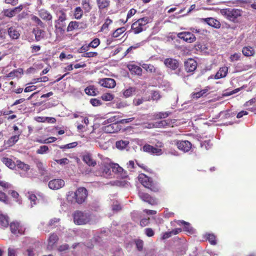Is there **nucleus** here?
I'll return each instance as SVG.
<instances>
[{
	"label": "nucleus",
	"instance_id": "nucleus-26",
	"mask_svg": "<svg viewBox=\"0 0 256 256\" xmlns=\"http://www.w3.org/2000/svg\"><path fill=\"white\" fill-rule=\"evenodd\" d=\"M228 72V68L226 66H224L221 68L219 70L216 72L215 76L216 79H220L225 77Z\"/></svg>",
	"mask_w": 256,
	"mask_h": 256
},
{
	"label": "nucleus",
	"instance_id": "nucleus-34",
	"mask_svg": "<svg viewBox=\"0 0 256 256\" xmlns=\"http://www.w3.org/2000/svg\"><path fill=\"white\" fill-rule=\"evenodd\" d=\"M20 134H16L11 136L8 140L7 143L10 146H12L15 144L19 140V136Z\"/></svg>",
	"mask_w": 256,
	"mask_h": 256
},
{
	"label": "nucleus",
	"instance_id": "nucleus-35",
	"mask_svg": "<svg viewBox=\"0 0 256 256\" xmlns=\"http://www.w3.org/2000/svg\"><path fill=\"white\" fill-rule=\"evenodd\" d=\"M90 0H82V5L83 8L86 12H88L92 9V7L90 4Z\"/></svg>",
	"mask_w": 256,
	"mask_h": 256
},
{
	"label": "nucleus",
	"instance_id": "nucleus-5",
	"mask_svg": "<svg viewBox=\"0 0 256 256\" xmlns=\"http://www.w3.org/2000/svg\"><path fill=\"white\" fill-rule=\"evenodd\" d=\"M138 180L146 188L150 189L154 192H157L159 190V188L156 184L154 182L152 178L148 177L144 174L139 175Z\"/></svg>",
	"mask_w": 256,
	"mask_h": 256
},
{
	"label": "nucleus",
	"instance_id": "nucleus-49",
	"mask_svg": "<svg viewBox=\"0 0 256 256\" xmlns=\"http://www.w3.org/2000/svg\"><path fill=\"white\" fill-rule=\"evenodd\" d=\"M90 103L94 106H99L102 104L101 100L97 98H92L90 100Z\"/></svg>",
	"mask_w": 256,
	"mask_h": 256
},
{
	"label": "nucleus",
	"instance_id": "nucleus-10",
	"mask_svg": "<svg viewBox=\"0 0 256 256\" xmlns=\"http://www.w3.org/2000/svg\"><path fill=\"white\" fill-rule=\"evenodd\" d=\"M164 64L167 68H170L172 70H176L180 66L179 62L176 59L172 58H168L165 59Z\"/></svg>",
	"mask_w": 256,
	"mask_h": 256
},
{
	"label": "nucleus",
	"instance_id": "nucleus-40",
	"mask_svg": "<svg viewBox=\"0 0 256 256\" xmlns=\"http://www.w3.org/2000/svg\"><path fill=\"white\" fill-rule=\"evenodd\" d=\"M32 20L40 28H44L45 27V24L38 16H33L32 17Z\"/></svg>",
	"mask_w": 256,
	"mask_h": 256
},
{
	"label": "nucleus",
	"instance_id": "nucleus-56",
	"mask_svg": "<svg viewBox=\"0 0 256 256\" xmlns=\"http://www.w3.org/2000/svg\"><path fill=\"white\" fill-rule=\"evenodd\" d=\"M2 13L4 16L8 17V18H12L14 16L11 10H8V9L4 10L2 11Z\"/></svg>",
	"mask_w": 256,
	"mask_h": 256
},
{
	"label": "nucleus",
	"instance_id": "nucleus-32",
	"mask_svg": "<svg viewBox=\"0 0 256 256\" xmlns=\"http://www.w3.org/2000/svg\"><path fill=\"white\" fill-rule=\"evenodd\" d=\"M242 53L243 54L246 56H252L254 53V50L252 47H244L242 48Z\"/></svg>",
	"mask_w": 256,
	"mask_h": 256
},
{
	"label": "nucleus",
	"instance_id": "nucleus-13",
	"mask_svg": "<svg viewBox=\"0 0 256 256\" xmlns=\"http://www.w3.org/2000/svg\"><path fill=\"white\" fill-rule=\"evenodd\" d=\"M138 196L142 200L148 203L149 204L152 205L157 204L156 200L150 196V195L147 193L139 192Z\"/></svg>",
	"mask_w": 256,
	"mask_h": 256
},
{
	"label": "nucleus",
	"instance_id": "nucleus-64",
	"mask_svg": "<svg viewBox=\"0 0 256 256\" xmlns=\"http://www.w3.org/2000/svg\"><path fill=\"white\" fill-rule=\"evenodd\" d=\"M90 46L88 44L83 46L79 49V52L83 54L85 53L88 50Z\"/></svg>",
	"mask_w": 256,
	"mask_h": 256
},
{
	"label": "nucleus",
	"instance_id": "nucleus-37",
	"mask_svg": "<svg viewBox=\"0 0 256 256\" xmlns=\"http://www.w3.org/2000/svg\"><path fill=\"white\" fill-rule=\"evenodd\" d=\"M17 166L18 168L24 170V172H27L30 170L29 165L26 164L20 161L18 162Z\"/></svg>",
	"mask_w": 256,
	"mask_h": 256
},
{
	"label": "nucleus",
	"instance_id": "nucleus-16",
	"mask_svg": "<svg viewBox=\"0 0 256 256\" xmlns=\"http://www.w3.org/2000/svg\"><path fill=\"white\" fill-rule=\"evenodd\" d=\"M176 146L179 150L184 152L189 151L192 148L191 143L188 140L178 141L176 142Z\"/></svg>",
	"mask_w": 256,
	"mask_h": 256
},
{
	"label": "nucleus",
	"instance_id": "nucleus-4",
	"mask_svg": "<svg viewBox=\"0 0 256 256\" xmlns=\"http://www.w3.org/2000/svg\"><path fill=\"white\" fill-rule=\"evenodd\" d=\"M74 221L78 225H83L90 223L92 220L91 214L86 212L76 211L74 214Z\"/></svg>",
	"mask_w": 256,
	"mask_h": 256
},
{
	"label": "nucleus",
	"instance_id": "nucleus-14",
	"mask_svg": "<svg viewBox=\"0 0 256 256\" xmlns=\"http://www.w3.org/2000/svg\"><path fill=\"white\" fill-rule=\"evenodd\" d=\"M184 66L187 72H193L196 68L197 62L194 60L190 58L185 62Z\"/></svg>",
	"mask_w": 256,
	"mask_h": 256
},
{
	"label": "nucleus",
	"instance_id": "nucleus-55",
	"mask_svg": "<svg viewBox=\"0 0 256 256\" xmlns=\"http://www.w3.org/2000/svg\"><path fill=\"white\" fill-rule=\"evenodd\" d=\"M56 162L60 165H65L69 162V160L67 158H64L60 160H56Z\"/></svg>",
	"mask_w": 256,
	"mask_h": 256
},
{
	"label": "nucleus",
	"instance_id": "nucleus-15",
	"mask_svg": "<svg viewBox=\"0 0 256 256\" xmlns=\"http://www.w3.org/2000/svg\"><path fill=\"white\" fill-rule=\"evenodd\" d=\"M104 132L108 134L114 133L120 130L118 124L116 122L110 124L102 127Z\"/></svg>",
	"mask_w": 256,
	"mask_h": 256
},
{
	"label": "nucleus",
	"instance_id": "nucleus-51",
	"mask_svg": "<svg viewBox=\"0 0 256 256\" xmlns=\"http://www.w3.org/2000/svg\"><path fill=\"white\" fill-rule=\"evenodd\" d=\"M0 201L5 203L8 204V198L5 193L0 191Z\"/></svg>",
	"mask_w": 256,
	"mask_h": 256
},
{
	"label": "nucleus",
	"instance_id": "nucleus-48",
	"mask_svg": "<svg viewBox=\"0 0 256 256\" xmlns=\"http://www.w3.org/2000/svg\"><path fill=\"white\" fill-rule=\"evenodd\" d=\"M100 44V41L98 38H94L90 43L88 44V46L90 47H92L93 48H96Z\"/></svg>",
	"mask_w": 256,
	"mask_h": 256
},
{
	"label": "nucleus",
	"instance_id": "nucleus-23",
	"mask_svg": "<svg viewBox=\"0 0 256 256\" xmlns=\"http://www.w3.org/2000/svg\"><path fill=\"white\" fill-rule=\"evenodd\" d=\"M32 32L34 34L35 38L37 42H38L44 38L45 32L42 30L34 28L32 30Z\"/></svg>",
	"mask_w": 256,
	"mask_h": 256
},
{
	"label": "nucleus",
	"instance_id": "nucleus-54",
	"mask_svg": "<svg viewBox=\"0 0 256 256\" xmlns=\"http://www.w3.org/2000/svg\"><path fill=\"white\" fill-rule=\"evenodd\" d=\"M161 98V96L158 91H154L152 93V98L154 100H158Z\"/></svg>",
	"mask_w": 256,
	"mask_h": 256
},
{
	"label": "nucleus",
	"instance_id": "nucleus-12",
	"mask_svg": "<svg viewBox=\"0 0 256 256\" xmlns=\"http://www.w3.org/2000/svg\"><path fill=\"white\" fill-rule=\"evenodd\" d=\"M99 84L106 88H113L116 86V81L111 78H105L100 80Z\"/></svg>",
	"mask_w": 256,
	"mask_h": 256
},
{
	"label": "nucleus",
	"instance_id": "nucleus-11",
	"mask_svg": "<svg viewBox=\"0 0 256 256\" xmlns=\"http://www.w3.org/2000/svg\"><path fill=\"white\" fill-rule=\"evenodd\" d=\"M143 150L144 152H148L150 154H156L158 156L162 154L161 149L155 148L149 144H144L143 146Z\"/></svg>",
	"mask_w": 256,
	"mask_h": 256
},
{
	"label": "nucleus",
	"instance_id": "nucleus-33",
	"mask_svg": "<svg viewBox=\"0 0 256 256\" xmlns=\"http://www.w3.org/2000/svg\"><path fill=\"white\" fill-rule=\"evenodd\" d=\"M8 217L4 214H0V224L2 226L7 227L8 225Z\"/></svg>",
	"mask_w": 256,
	"mask_h": 256
},
{
	"label": "nucleus",
	"instance_id": "nucleus-17",
	"mask_svg": "<svg viewBox=\"0 0 256 256\" xmlns=\"http://www.w3.org/2000/svg\"><path fill=\"white\" fill-rule=\"evenodd\" d=\"M38 15L43 20L52 23V16L48 10L42 9L39 10Z\"/></svg>",
	"mask_w": 256,
	"mask_h": 256
},
{
	"label": "nucleus",
	"instance_id": "nucleus-61",
	"mask_svg": "<svg viewBox=\"0 0 256 256\" xmlns=\"http://www.w3.org/2000/svg\"><path fill=\"white\" fill-rule=\"evenodd\" d=\"M114 122L118 123V122L116 121V116H113V117H111L110 118L106 120H105L104 122V124H106L109 123L112 124V123H114Z\"/></svg>",
	"mask_w": 256,
	"mask_h": 256
},
{
	"label": "nucleus",
	"instance_id": "nucleus-63",
	"mask_svg": "<svg viewBox=\"0 0 256 256\" xmlns=\"http://www.w3.org/2000/svg\"><path fill=\"white\" fill-rule=\"evenodd\" d=\"M121 209L120 204L116 202V204L114 203L112 205V210L114 211L118 212Z\"/></svg>",
	"mask_w": 256,
	"mask_h": 256
},
{
	"label": "nucleus",
	"instance_id": "nucleus-7",
	"mask_svg": "<svg viewBox=\"0 0 256 256\" xmlns=\"http://www.w3.org/2000/svg\"><path fill=\"white\" fill-rule=\"evenodd\" d=\"M65 185L64 181L60 178H55L48 182V188L52 190H58L63 188Z\"/></svg>",
	"mask_w": 256,
	"mask_h": 256
},
{
	"label": "nucleus",
	"instance_id": "nucleus-53",
	"mask_svg": "<svg viewBox=\"0 0 256 256\" xmlns=\"http://www.w3.org/2000/svg\"><path fill=\"white\" fill-rule=\"evenodd\" d=\"M136 244L138 250L141 251L142 250L144 242L143 241L140 240H136Z\"/></svg>",
	"mask_w": 256,
	"mask_h": 256
},
{
	"label": "nucleus",
	"instance_id": "nucleus-36",
	"mask_svg": "<svg viewBox=\"0 0 256 256\" xmlns=\"http://www.w3.org/2000/svg\"><path fill=\"white\" fill-rule=\"evenodd\" d=\"M130 70L135 74L138 75H142V69L140 66L132 65L131 66V68H129Z\"/></svg>",
	"mask_w": 256,
	"mask_h": 256
},
{
	"label": "nucleus",
	"instance_id": "nucleus-62",
	"mask_svg": "<svg viewBox=\"0 0 256 256\" xmlns=\"http://www.w3.org/2000/svg\"><path fill=\"white\" fill-rule=\"evenodd\" d=\"M60 221V218H54L50 220L48 222V226H55L56 224L58 223Z\"/></svg>",
	"mask_w": 256,
	"mask_h": 256
},
{
	"label": "nucleus",
	"instance_id": "nucleus-24",
	"mask_svg": "<svg viewBox=\"0 0 256 256\" xmlns=\"http://www.w3.org/2000/svg\"><path fill=\"white\" fill-rule=\"evenodd\" d=\"M144 27V26L140 25L138 21L134 22L132 25V29L134 30L135 34H138L144 30H145Z\"/></svg>",
	"mask_w": 256,
	"mask_h": 256
},
{
	"label": "nucleus",
	"instance_id": "nucleus-59",
	"mask_svg": "<svg viewBox=\"0 0 256 256\" xmlns=\"http://www.w3.org/2000/svg\"><path fill=\"white\" fill-rule=\"evenodd\" d=\"M145 234L149 237L154 235V232L151 228H146L145 229Z\"/></svg>",
	"mask_w": 256,
	"mask_h": 256
},
{
	"label": "nucleus",
	"instance_id": "nucleus-1",
	"mask_svg": "<svg viewBox=\"0 0 256 256\" xmlns=\"http://www.w3.org/2000/svg\"><path fill=\"white\" fill-rule=\"evenodd\" d=\"M56 15L58 20L54 22V32L58 38L62 36L64 34L67 16L66 14L62 10H58Z\"/></svg>",
	"mask_w": 256,
	"mask_h": 256
},
{
	"label": "nucleus",
	"instance_id": "nucleus-25",
	"mask_svg": "<svg viewBox=\"0 0 256 256\" xmlns=\"http://www.w3.org/2000/svg\"><path fill=\"white\" fill-rule=\"evenodd\" d=\"M96 4L100 10L107 8L110 4V0H96Z\"/></svg>",
	"mask_w": 256,
	"mask_h": 256
},
{
	"label": "nucleus",
	"instance_id": "nucleus-18",
	"mask_svg": "<svg viewBox=\"0 0 256 256\" xmlns=\"http://www.w3.org/2000/svg\"><path fill=\"white\" fill-rule=\"evenodd\" d=\"M10 229L12 232L14 234H22V230L20 226V224L18 222H13L10 223Z\"/></svg>",
	"mask_w": 256,
	"mask_h": 256
},
{
	"label": "nucleus",
	"instance_id": "nucleus-38",
	"mask_svg": "<svg viewBox=\"0 0 256 256\" xmlns=\"http://www.w3.org/2000/svg\"><path fill=\"white\" fill-rule=\"evenodd\" d=\"M2 162L8 168H14V164L12 160L7 158H2Z\"/></svg>",
	"mask_w": 256,
	"mask_h": 256
},
{
	"label": "nucleus",
	"instance_id": "nucleus-43",
	"mask_svg": "<svg viewBox=\"0 0 256 256\" xmlns=\"http://www.w3.org/2000/svg\"><path fill=\"white\" fill-rule=\"evenodd\" d=\"M101 98L104 101H110L114 99V96L110 93H106L103 94Z\"/></svg>",
	"mask_w": 256,
	"mask_h": 256
},
{
	"label": "nucleus",
	"instance_id": "nucleus-47",
	"mask_svg": "<svg viewBox=\"0 0 256 256\" xmlns=\"http://www.w3.org/2000/svg\"><path fill=\"white\" fill-rule=\"evenodd\" d=\"M48 150V148L46 146H42L36 150V153L38 154H44Z\"/></svg>",
	"mask_w": 256,
	"mask_h": 256
},
{
	"label": "nucleus",
	"instance_id": "nucleus-44",
	"mask_svg": "<svg viewBox=\"0 0 256 256\" xmlns=\"http://www.w3.org/2000/svg\"><path fill=\"white\" fill-rule=\"evenodd\" d=\"M170 114V112H160L158 114H156L155 115H154V116L156 118H160V119H161V118H167L169 114Z\"/></svg>",
	"mask_w": 256,
	"mask_h": 256
},
{
	"label": "nucleus",
	"instance_id": "nucleus-46",
	"mask_svg": "<svg viewBox=\"0 0 256 256\" xmlns=\"http://www.w3.org/2000/svg\"><path fill=\"white\" fill-rule=\"evenodd\" d=\"M206 238L212 244L215 245L216 244V236L213 234H208Z\"/></svg>",
	"mask_w": 256,
	"mask_h": 256
},
{
	"label": "nucleus",
	"instance_id": "nucleus-28",
	"mask_svg": "<svg viewBox=\"0 0 256 256\" xmlns=\"http://www.w3.org/2000/svg\"><path fill=\"white\" fill-rule=\"evenodd\" d=\"M142 67L143 68H144L146 72H150V73H158L160 74L157 72V70L156 68H154V66L150 64H143L142 66Z\"/></svg>",
	"mask_w": 256,
	"mask_h": 256
},
{
	"label": "nucleus",
	"instance_id": "nucleus-20",
	"mask_svg": "<svg viewBox=\"0 0 256 256\" xmlns=\"http://www.w3.org/2000/svg\"><path fill=\"white\" fill-rule=\"evenodd\" d=\"M8 33L10 38L16 40L19 38L20 34L16 29L12 26L9 28L8 30Z\"/></svg>",
	"mask_w": 256,
	"mask_h": 256
},
{
	"label": "nucleus",
	"instance_id": "nucleus-57",
	"mask_svg": "<svg viewBox=\"0 0 256 256\" xmlns=\"http://www.w3.org/2000/svg\"><path fill=\"white\" fill-rule=\"evenodd\" d=\"M201 147L204 148L206 150L210 148L211 144L210 140H206L201 143Z\"/></svg>",
	"mask_w": 256,
	"mask_h": 256
},
{
	"label": "nucleus",
	"instance_id": "nucleus-30",
	"mask_svg": "<svg viewBox=\"0 0 256 256\" xmlns=\"http://www.w3.org/2000/svg\"><path fill=\"white\" fill-rule=\"evenodd\" d=\"M178 224L179 225H184V230L185 231H186L190 233L192 232V228L190 226V223L182 220H179L178 222Z\"/></svg>",
	"mask_w": 256,
	"mask_h": 256
},
{
	"label": "nucleus",
	"instance_id": "nucleus-60",
	"mask_svg": "<svg viewBox=\"0 0 256 256\" xmlns=\"http://www.w3.org/2000/svg\"><path fill=\"white\" fill-rule=\"evenodd\" d=\"M24 254L25 255H27L28 256H34L35 253L34 250V248H29L26 250Z\"/></svg>",
	"mask_w": 256,
	"mask_h": 256
},
{
	"label": "nucleus",
	"instance_id": "nucleus-45",
	"mask_svg": "<svg viewBox=\"0 0 256 256\" xmlns=\"http://www.w3.org/2000/svg\"><path fill=\"white\" fill-rule=\"evenodd\" d=\"M28 197L31 202V207H32L34 205L36 204L37 198L36 195L30 194H28Z\"/></svg>",
	"mask_w": 256,
	"mask_h": 256
},
{
	"label": "nucleus",
	"instance_id": "nucleus-9",
	"mask_svg": "<svg viewBox=\"0 0 256 256\" xmlns=\"http://www.w3.org/2000/svg\"><path fill=\"white\" fill-rule=\"evenodd\" d=\"M34 163L41 176H44L48 174L46 164H44L40 160L36 158L34 160Z\"/></svg>",
	"mask_w": 256,
	"mask_h": 256
},
{
	"label": "nucleus",
	"instance_id": "nucleus-50",
	"mask_svg": "<svg viewBox=\"0 0 256 256\" xmlns=\"http://www.w3.org/2000/svg\"><path fill=\"white\" fill-rule=\"evenodd\" d=\"M97 55L98 53L96 52H86L82 55V56L86 58H92L96 56Z\"/></svg>",
	"mask_w": 256,
	"mask_h": 256
},
{
	"label": "nucleus",
	"instance_id": "nucleus-52",
	"mask_svg": "<svg viewBox=\"0 0 256 256\" xmlns=\"http://www.w3.org/2000/svg\"><path fill=\"white\" fill-rule=\"evenodd\" d=\"M137 21L140 22L141 26H144L146 24L149 22V18L148 17H144L138 19Z\"/></svg>",
	"mask_w": 256,
	"mask_h": 256
},
{
	"label": "nucleus",
	"instance_id": "nucleus-19",
	"mask_svg": "<svg viewBox=\"0 0 256 256\" xmlns=\"http://www.w3.org/2000/svg\"><path fill=\"white\" fill-rule=\"evenodd\" d=\"M82 160L89 166H94L96 164V162L92 158V155L90 154H84L82 156Z\"/></svg>",
	"mask_w": 256,
	"mask_h": 256
},
{
	"label": "nucleus",
	"instance_id": "nucleus-29",
	"mask_svg": "<svg viewBox=\"0 0 256 256\" xmlns=\"http://www.w3.org/2000/svg\"><path fill=\"white\" fill-rule=\"evenodd\" d=\"M84 92L88 95L92 96H96L98 92L93 86H90L86 88L84 90Z\"/></svg>",
	"mask_w": 256,
	"mask_h": 256
},
{
	"label": "nucleus",
	"instance_id": "nucleus-21",
	"mask_svg": "<svg viewBox=\"0 0 256 256\" xmlns=\"http://www.w3.org/2000/svg\"><path fill=\"white\" fill-rule=\"evenodd\" d=\"M58 240V236L55 234H52L48 240V248L50 249H52L54 246V244L56 243Z\"/></svg>",
	"mask_w": 256,
	"mask_h": 256
},
{
	"label": "nucleus",
	"instance_id": "nucleus-2",
	"mask_svg": "<svg viewBox=\"0 0 256 256\" xmlns=\"http://www.w3.org/2000/svg\"><path fill=\"white\" fill-rule=\"evenodd\" d=\"M88 194V190L85 188L80 187L75 192H69L67 194V199L72 202L82 204L85 202Z\"/></svg>",
	"mask_w": 256,
	"mask_h": 256
},
{
	"label": "nucleus",
	"instance_id": "nucleus-42",
	"mask_svg": "<svg viewBox=\"0 0 256 256\" xmlns=\"http://www.w3.org/2000/svg\"><path fill=\"white\" fill-rule=\"evenodd\" d=\"M126 30L124 27H122L116 29L112 34V36L114 38H118L120 34L124 32Z\"/></svg>",
	"mask_w": 256,
	"mask_h": 256
},
{
	"label": "nucleus",
	"instance_id": "nucleus-22",
	"mask_svg": "<svg viewBox=\"0 0 256 256\" xmlns=\"http://www.w3.org/2000/svg\"><path fill=\"white\" fill-rule=\"evenodd\" d=\"M136 92V88L133 86H130L128 88L122 90L123 96L126 98H128L132 96L135 94Z\"/></svg>",
	"mask_w": 256,
	"mask_h": 256
},
{
	"label": "nucleus",
	"instance_id": "nucleus-39",
	"mask_svg": "<svg viewBox=\"0 0 256 256\" xmlns=\"http://www.w3.org/2000/svg\"><path fill=\"white\" fill-rule=\"evenodd\" d=\"M82 16V10L80 7H76L74 10V16L77 19H80Z\"/></svg>",
	"mask_w": 256,
	"mask_h": 256
},
{
	"label": "nucleus",
	"instance_id": "nucleus-31",
	"mask_svg": "<svg viewBox=\"0 0 256 256\" xmlns=\"http://www.w3.org/2000/svg\"><path fill=\"white\" fill-rule=\"evenodd\" d=\"M129 144V142L128 140H120L116 142V147L120 150H123L126 148Z\"/></svg>",
	"mask_w": 256,
	"mask_h": 256
},
{
	"label": "nucleus",
	"instance_id": "nucleus-6",
	"mask_svg": "<svg viewBox=\"0 0 256 256\" xmlns=\"http://www.w3.org/2000/svg\"><path fill=\"white\" fill-rule=\"evenodd\" d=\"M86 28L87 24L84 22L72 21L69 23L66 28V31L69 32L74 30H84Z\"/></svg>",
	"mask_w": 256,
	"mask_h": 256
},
{
	"label": "nucleus",
	"instance_id": "nucleus-41",
	"mask_svg": "<svg viewBox=\"0 0 256 256\" xmlns=\"http://www.w3.org/2000/svg\"><path fill=\"white\" fill-rule=\"evenodd\" d=\"M109 166L110 167L112 172H115L120 173L123 171V168L120 167L118 164H112L110 165Z\"/></svg>",
	"mask_w": 256,
	"mask_h": 256
},
{
	"label": "nucleus",
	"instance_id": "nucleus-27",
	"mask_svg": "<svg viewBox=\"0 0 256 256\" xmlns=\"http://www.w3.org/2000/svg\"><path fill=\"white\" fill-rule=\"evenodd\" d=\"M202 21L206 22L209 26L214 28H218V26L219 25L218 21L212 18H202Z\"/></svg>",
	"mask_w": 256,
	"mask_h": 256
},
{
	"label": "nucleus",
	"instance_id": "nucleus-8",
	"mask_svg": "<svg viewBox=\"0 0 256 256\" xmlns=\"http://www.w3.org/2000/svg\"><path fill=\"white\" fill-rule=\"evenodd\" d=\"M178 36L180 38L188 43L194 42L196 39L194 35L190 32H180L178 34Z\"/></svg>",
	"mask_w": 256,
	"mask_h": 256
},
{
	"label": "nucleus",
	"instance_id": "nucleus-3",
	"mask_svg": "<svg viewBox=\"0 0 256 256\" xmlns=\"http://www.w3.org/2000/svg\"><path fill=\"white\" fill-rule=\"evenodd\" d=\"M220 13L228 20L235 22L242 16L244 12L239 8H228L220 10Z\"/></svg>",
	"mask_w": 256,
	"mask_h": 256
},
{
	"label": "nucleus",
	"instance_id": "nucleus-58",
	"mask_svg": "<svg viewBox=\"0 0 256 256\" xmlns=\"http://www.w3.org/2000/svg\"><path fill=\"white\" fill-rule=\"evenodd\" d=\"M10 194L14 198L17 199L16 200V201L17 202H18L20 204H21V200H20L18 199L19 194L16 192L14 191V190H12Z\"/></svg>",
	"mask_w": 256,
	"mask_h": 256
}]
</instances>
